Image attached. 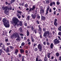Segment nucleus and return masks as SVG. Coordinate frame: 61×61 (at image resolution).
<instances>
[{
	"label": "nucleus",
	"mask_w": 61,
	"mask_h": 61,
	"mask_svg": "<svg viewBox=\"0 0 61 61\" xmlns=\"http://www.w3.org/2000/svg\"><path fill=\"white\" fill-rule=\"evenodd\" d=\"M13 23L14 26H16V25L22 26L23 25L21 21H19L18 19L16 18H14L13 20Z\"/></svg>",
	"instance_id": "obj_1"
},
{
	"label": "nucleus",
	"mask_w": 61,
	"mask_h": 61,
	"mask_svg": "<svg viewBox=\"0 0 61 61\" xmlns=\"http://www.w3.org/2000/svg\"><path fill=\"white\" fill-rule=\"evenodd\" d=\"M2 8L3 10H5L4 13L6 15H8L9 14V13L8 12L9 11V10H11L12 9V7L11 6L9 8V7H4L3 6L2 7Z\"/></svg>",
	"instance_id": "obj_2"
},
{
	"label": "nucleus",
	"mask_w": 61,
	"mask_h": 61,
	"mask_svg": "<svg viewBox=\"0 0 61 61\" xmlns=\"http://www.w3.org/2000/svg\"><path fill=\"white\" fill-rule=\"evenodd\" d=\"M15 36V37H19V35L16 32L13 34L11 35V38H14Z\"/></svg>",
	"instance_id": "obj_3"
},
{
	"label": "nucleus",
	"mask_w": 61,
	"mask_h": 61,
	"mask_svg": "<svg viewBox=\"0 0 61 61\" xmlns=\"http://www.w3.org/2000/svg\"><path fill=\"white\" fill-rule=\"evenodd\" d=\"M49 32L48 31L45 32L43 34V36H45L46 38V36H49Z\"/></svg>",
	"instance_id": "obj_4"
},
{
	"label": "nucleus",
	"mask_w": 61,
	"mask_h": 61,
	"mask_svg": "<svg viewBox=\"0 0 61 61\" xmlns=\"http://www.w3.org/2000/svg\"><path fill=\"white\" fill-rule=\"evenodd\" d=\"M54 44L55 45L58 44L60 43V41L58 40H57V39H55L54 40Z\"/></svg>",
	"instance_id": "obj_5"
},
{
	"label": "nucleus",
	"mask_w": 61,
	"mask_h": 61,
	"mask_svg": "<svg viewBox=\"0 0 61 61\" xmlns=\"http://www.w3.org/2000/svg\"><path fill=\"white\" fill-rule=\"evenodd\" d=\"M2 21L3 23H4V24H6L7 22H8V21L6 20V19L5 18L3 19L2 20Z\"/></svg>",
	"instance_id": "obj_6"
},
{
	"label": "nucleus",
	"mask_w": 61,
	"mask_h": 61,
	"mask_svg": "<svg viewBox=\"0 0 61 61\" xmlns=\"http://www.w3.org/2000/svg\"><path fill=\"white\" fill-rule=\"evenodd\" d=\"M4 25L6 27H9L10 25L8 22H7L6 23L4 24Z\"/></svg>",
	"instance_id": "obj_7"
},
{
	"label": "nucleus",
	"mask_w": 61,
	"mask_h": 61,
	"mask_svg": "<svg viewBox=\"0 0 61 61\" xmlns=\"http://www.w3.org/2000/svg\"><path fill=\"white\" fill-rule=\"evenodd\" d=\"M38 27L39 28V34H40L41 32H42V29H41V28L40 27V25H39L38 26Z\"/></svg>",
	"instance_id": "obj_8"
},
{
	"label": "nucleus",
	"mask_w": 61,
	"mask_h": 61,
	"mask_svg": "<svg viewBox=\"0 0 61 61\" xmlns=\"http://www.w3.org/2000/svg\"><path fill=\"white\" fill-rule=\"evenodd\" d=\"M9 47H7V48L6 49H4V50L6 51V52L8 53V52H9Z\"/></svg>",
	"instance_id": "obj_9"
},
{
	"label": "nucleus",
	"mask_w": 61,
	"mask_h": 61,
	"mask_svg": "<svg viewBox=\"0 0 61 61\" xmlns=\"http://www.w3.org/2000/svg\"><path fill=\"white\" fill-rule=\"evenodd\" d=\"M31 16L34 19H35V18H36V15H33L32 14L31 15Z\"/></svg>",
	"instance_id": "obj_10"
},
{
	"label": "nucleus",
	"mask_w": 61,
	"mask_h": 61,
	"mask_svg": "<svg viewBox=\"0 0 61 61\" xmlns=\"http://www.w3.org/2000/svg\"><path fill=\"white\" fill-rule=\"evenodd\" d=\"M40 14H44V10L43 9H41L40 10Z\"/></svg>",
	"instance_id": "obj_11"
},
{
	"label": "nucleus",
	"mask_w": 61,
	"mask_h": 61,
	"mask_svg": "<svg viewBox=\"0 0 61 61\" xmlns=\"http://www.w3.org/2000/svg\"><path fill=\"white\" fill-rule=\"evenodd\" d=\"M19 36L18 37H17V38L16 39V41H18V42H19L20 41V38L19 37Z\"/></svg>",
	"instance_id": "obj_12"
},
{
	"label": "nucleus",
	"mask_w": 61,
	"mask_h": 61,
	"mask_svg": "<svg viewBox=\"0 0 61 61\" xmlns=\"http://www.w3.org/2000/svg\"><path fill=\"white\" fill-rule=\"evenodd\" d=\"M15 51L13 52V53L14 54H16H16H17V53H18V50L16 49L15 50Z\"/></svg>",
	"instance_id": "obj_13"
},
{
	"label": "nucleus",
	"mask_w": 61,
	"mask_h": 61,
	"mask_svg": "<svg viewBox=\"0 0 61 61\" xmlns=\"http://www.w3.org/2000/svg\"><path fill=\"white\" fill-rule=\"evenodd\" d=\"M38 47L39 49H40V48H42V46L40 44H39L38 45Z\"/></svg>",
	"instance_id": "obj_14"
},
{
	"label": "nucleus",
	"mask_w": 61,
	"mask_h": 61,
	"mask_svg": "<svg viewBox=\"0 0 61 61\" xmlns=\"http://www.w3.org/2000/svg\"><path fill=\"white\" fill-rule=\"evenodd\" d=\"M49 7H48L46 10V15L47 14H48V11L49 10Z\"/></svg>",
	"instance_id": "obj_15"
},
{
	"label": "nucleus",
	"mask_w": 61,
	"mask_h": 61,
	"mask_svg": "<svg viewBox=\"0 0 61 61\" xmlns=\"http://www.w3.org/2000/svg\"><path fill=\"white\" fill-rule=\"evenodd\" d=\"M41 19L42 20H45L46 19V17L45 16H42L41 17Z\"/></svg>",
	"instance_id": "obj_16"
},
{
	"label": "nucleus",
	"mask_w": 61,
	"mask_h": 61,
	"mask_svg": "<svg viewBox=\"0 0 61 61\" xmlns=\"http://www.w3.org/2000/svg\"><path fill=\"white\" fill-rule=\"evenodd\" d=\"M51 54V53H47V55L48 58H50V56H50Z\"/></svg>",
	"instance_id": "obj_17"
},
{
	"label": "nucleus",
	"mask_w": 61,
	"mask_h": 61,
	"mask_svg": "<svg viewBox=\"0 0 61 61\" xmlns=\"http://www.w3.org/2000/svg\"><path fill=\"white\" fill-rule=\"evenodd\" d=\"M50 46L51 48L52 49L54 46V45H53V43H51V45Z\"/></svg>",
	"instance_id": "obj_18"
},
{
	"label": "nucleus",
	"mask_w": 61,
	"mask_h": 61,
	"mask_svg": "<svg viewBox=\"0 0 61 61\" xmlns=\"http://www.w3.org/2000/svg\"><path fill=\"white\" fill-rule=\"evenodd\" d=\"M26 34V35L27 36H28L29 35V32L28 30H27Z\"/></svg>",
	"instance_id": "obj_19"
},
{
	"label": "nucleus",
	"mask_w": 61,
	"mask_h": 61,
	"mask_svg": "<svg viewBox=\"0 0 61 61\" xmlns=\"http://www.w3.org/2000/svg\"><path fill=\"white\" fill-rule=\"evenodd\" d=\"M38 29H35L34 30V31L35 32V33L36 34V33H37V32L38 31Z\"/></svg>",
	"instance_id": "obj_20"
},
{
	"label": "nucleus",
	"mask_w": 61,
	"mask_h": 61,
	"mask_svg": "<svg viewBox=\"0 0 61 61\" xmlns=\"http://www.w3.org/2000/svg\"><path fill=\"white\" fill-rule=\"evenodd\" d=\"M36 7H35V6H33L32 7V8H31V9L32 10H34V9H35V8Z\"/></svg>",
	"instance_id": "obj_21"
},
{
	"label": "nucleus",
	"mask_w": 61,
	"mask_h": 61,
	"mask_svg": "<svg viewBox=\"0 0 61 61\" xmlns=\"http://www.w3.org/2000/svg\"><path fill=\"white\" fill-rule=\"evenodd\" d=\"M20 52H21V53H24V51L22 49H21L20 50Z\"/></svg>",
	"instance_id": "obj_22"
},
{
	"label": "nucleus",
	"mask_w": 61,
	"mask_h": 61,
	"mask_svg": "<svg viewBox=\"0 0 61 61\" xmlns=\"http://www.w3.org/2000/svg\"><path fill=\"white\" fill-rule=\"evenodd\" d=\"M19 30L20 31V32H22L23 31V30H22V28L20 27V28L19 29Z\"/></svg>",
	"instance_id": "obj_23"
},
{
	"label": "nucleus",
	"mask_w": 61,
	"mask_h": 61,
	"mask_svg": "<svg viewBox=\"0 0 61 61\" xmlns=\"http://www.w3.org/2000/svg\"><path fill=\"white\" fill-rule=\"evenodd\" d=\"M17 12L18 13H19V14H22V12L19 10H18L17 11Z\"/></svg>",
	"instance_id": "obj_24"
},
{
	"label": "nucleus",
	"mask_w": 61,
	"mask_h": 61,
	"mask_svg": "<svg viewBox=\"0 0 61 61\" xmlns=\"http://www.w3.org/2000/svg\"><path fill=\"white\" fill-rule=\"evenodd\" d=\"M54 25H55V26H57V25H58V23H56V22H54Z\"/></svg>",
	"instance_id": "obj_25"
},
{
	"label": "nucleus",
	"mask_w": 61,
	"mask_h": 61,
	"mask_svg": "<svg viewBox=\"0 0 61 61\" xmlns=\"http://www.w3.org/2000/svg\"><path fill=\"white\" fill-rule=\"evenodd\" d=\"M25 43L24 42H23L21 44V46H25Z\"/></svg>",
	"instance_id": "obj_26"
},
{
	"label": "nucleus",
	"mask_w": 61,
	"mask_h": 61,
	"mask_svg": "<svg viewBox=\"0 0 61 61\" xmlns=\"http://www.w3.org/2000/svg\"><path fill=\"white\" fill-rule=\"evenodd\" d=\"M58 29L59 30V31H61V26H60L59 28Z\"/></svg>",
	"instance_id": "obj_27"
},
{
	"label": "nucleus",
	"mask_w": 61,
	"mask_h": 61,
	"mask_svg": "<svg viewBox=\"0 0 61 61\" xmlns=\"http://www.w3.org/2000/svg\"><path fill=\"white\" fill-rule=\"evenodd\" d=\"M30 18V16H27V20H29V18Z\"/></svg>",
	"instance_id": "obj_28"
},
{
	"label": "nucleus",
	"mask_w": 61,
	"mask_h": 61,
	"mask_svg": "<svg viewBox=\"0 0 61 61\" xmlns=\"http://www.w3.org/2000/svg\"><path fill=\"white\" fill-rule=\"evenodd\" d=\"M9 47H10V48H11V49H12V50L14 49V48L13 47L10 46H9Z\"/></svg>",
	"instance_id": "obj_29"
},
{
	"label": "nucleus",
	"mask_w": 61,
	"mask_h": 61,
	"mask_svg": "<svg viewBox=\"0 0 61 61\" xmlns=\"http://www.w3.org/2000/svg\"><path fill=\"white\" fill-rule=\"evenodd\" d=\"M59 53H56V56H59Z\"/></svg>",
	"instance_id": "obj_30"
},
{
	"label": "nucleus",
	"mask_w": 61,
	"mask_h": 61,
	"mask_svg": "<svg viewBox=\"0 0 61 61\" xmlns=\"http://www.w3.org/2000/svg\"><path fill=\"white\" fill-rule=\"evenodd\" d=\"M2 50L1 49L0 50V56H1L2 54Z\"/></svg>",
	"instance_id": "obj_31"
},
{
	"label": "nucleus",
	"mask_w": 61,
	"mask_h": 61,
	"mask_svg": "<svg viewBox=\"0 0 61 61\" xmlns=\"http://www.w3.org/2000/svg\"><path fill=\"white\" fill-rule=\"evenodd\" d=\"M35 51H37L38 50L37 49V48H35L34 49Z\"/></svg>",
	"instance_id": "obj_32"
},
{
	"label": "nucleus",
	"mask_w": 61,
	"mask_h": 61,
	"mask_svg": "<svg viewBox=\"0 0 61 61\" xmlns=\"http://www.w3.org/2000/svg\"><path fill=\"white\" fill-rule=\"evenodd\" d=\"M25 6L26 8H27L28 7V5L27 4H26L25 5Z\"/></svg>",
	"instance_id": "obj_33"
},
{
	"label": "nucleus",
	"mask_w": 61,
	"mask_h": 61,
	"mask_svg": "<svg viewBox=\"0 0 61 61\" xmlns=\"http://www.w3.org/2000/svg\"><path fill=\"white\" fill-rule=\"evenodd\" d=\"M57 5H59V4H60V3H59V1H57L56 2Z\"/></svg>",
	"instance_id": "obj_34"
},
{
	"label": "nucleus",
	"mask_w": 61,
	"mask_h": 61,
	"mask_svg": "<svg viewBox=\"0 0 61 61\" xmlns=\"http://www.w3.org/2000/svg\"><path fill=\"white\" fill-rule=\"evenodd\" d=\"M51 3H52V4L53 5H55V2H52Z\"/></svg>",
	"instance_id": "obj_35"
},
{
	"label": "nucleus",
	"mask_w": 61,
	"mask_h": 61,
	"mask_svg": "<svg viewBox=\"0 0 61 61\" xmlns=\"http://www.w3.org/2000/svg\"><path fill=\"white\" fill-rule=\"evenodd\" d=\"M27 28H29V29L30 28H31V26H27Z\"/></svg>",
	"instance_id": "obj_36"
},
{
	"label": "nucleus",
	"mask_w": 61,
	"mask_h": 61,
	"mask_svg": "<svg viewBox=\"0 0 61 61\" xmlns=\"http://www.w3.org/2000/svg\"><path fill=\"white\" fill-rule=\"evenodd\" d=\"M44 60L45 61H47L48 60L47 59V58H45L44 59Z\"/></svg>",
	"instance_id": "obj_37"
},
{
	"label": "nucleus",
	"mask_w": 61,
	"mask_h": 61,
	"mask_svg": "<svg viewBox=\"0 0 61 61\" xmlns=\"http://www.w3.org/2000/svg\"><path fill=\"white\" fill-rule=\"evenodd\" d=\"M34 27L33 26H32L31 27V29L32 30H34Z\"/></svg>",
	"instance_id": "obj_38"
},
{
	"label": "nucleus",
	"mask_w": 61,
	"mask_h": 61,
	"mask_svg": "<svg viewBox=\"0 0 61 61\" xmlns=\"http://www.w3.org/2000/svg\"><path fill=\"white\" fill-rule=\"evenodd\" d=\"M49 1L48 0H47L46 1V4H48V3H49Z\"/></svg>",
	"instance_id": "obj_39"
},
{
	"label": "nucleus",
	"mask_w": 61,
	"mask_h": 61,
	"mask_svg": "<svg viewBox=\"0 0 61 61\" xmlns=\"http://www.w3.org/2000/svg\"><path fill=\"white\" fill-rule=\"evenodd\" d=\"M36 61H39V59L38 58H36Z\"/></svg>",
	"instance_id": "obj_40"
},
{
	"label": "nucleus",
	"mask_w": 61,
	"mask_h": 61,
	"mask_svg": "<svg viewBox=\"0 0 61 61\" xmlns=\"http://www.w3.org/2000/svg\"><path fill=\"white\" fill-rule=\"evenodd\" d=\"M2 45H3V43H0V47H2Z\"/></svg>",
	"instance_id": "obj_41"
},
{
	"label": "nucleus",
	"mask_w": 61,
	"mask_h": 61,
	"mask_svg": "<svg viewBox=\"0 0 61 61\" xmlns=\"http://www.w3.org/2000/svg\"><path fill=\"white\" fill-rule=\"evenodd\" d=\"M30 12H32V9H31V8L30 9V10L29 11V12H30Z\"/></svg>",
	"instance_id": "obj_42"
},
{
	"label": "nucleus",
	"mask_w": 61,
	"mask_h": 61,
	"mask_svg": "<svg viewBox=\"0 0 61 61\" xmlns=\"http://www.w3.org/2000/svg\"><path fill=\"white\" fill-rule=\"evenodd\" d=\"M24 25L26 26H27V23H25L24 24Z\"/></svg>",
	"instance_id": "obj_43"
},
{
	"label": "nucleus",
	"mask_w": 61,
	"mask_h": 61,
	"mask_svg": "<svg viewBox=\"0 0 61 61\" xmlns=\"http://www.w3.org/2000/svg\"><path fill=\"white\" fill-rule=\"evenodd\" d=\"M43 31L44 32H45L46 31V29H45V28H43Z\"/></svg>",
	"instance_id": "obj_44"
},
{
	"label": "nucleus",
	"mask_w": 61,
	"mask_h": 61,
	"mask_svg": "<svg viewBox=\"0 0 61 61\" xmlns=\"http://www.w3.org/2000/svg\"><path fill=\"white\" fill-rule=\"evenodd\" d=\"M50 6H52L53 5V4H52V2L50 3Z\"/></svg>",
	"instance_id": "obj_45"
},
{
	"label": "nucleus",
	"mask_w": 61,
	"mask_h": 61,
	"mask_svg": "<svg viewBox=\"0 0 61 61\" xmlns=\"http://www.w3.org/2000/svg\"><path fill=\"white\" fill-rule=\"evenodd\" d=\"M54 58V57H53V56H51V59H53Z\"/></svg>",
	"instance_id": "obj_46"
},
{
	"label": "nucleus",
	"mask_w": 61,
	"mask_h": 61,
	"mask_svg": "<svg viewBox=\"0 0 61 61\" xmlns=\"http://www.w3.org/2000/svg\"><path fill=\"white\" fill-rule=\"evenodd\" d=\"M49 11V12H50V13L52 12V10H51V9H50Z\"/></svg>",
	"instance_id": "obj_47"
},
{
	"label": "nucleus",
	"mask_w": 61,
	"mask_h": 61,
	"mask_svg": "<svg viewBox=\"0 0 61 61\" xmlns=\"http://www.w3.org/2000/svg\"><path fill=\"white\" fill-rule=\"evenodd\" d=\"M5 45L4 44H3V46H2V48H5Z\"/></svg>",
	"instance_id": "obj_48"
},
{
	"label": "nucleus",
	"mask_w": 61,
	"mask_h": 61,
	"mask_svg": "<svg viewBox=\"0 0 61 61\" xmlns=\"http://www.w3.org/2000/svg\"><path fill=\"white\" fill-rule=\"evenodd\" d=\"M21 17V16L20 15H19L18 16V18H19V19H20V18Z\"/></svg>",
	"instance_id": "obj_49"
},
{
	"label": "nucleus",
	"mask_w": 61,
	"mask_h": 61,
	"mask_svg": "<svg viewBox=\"0 0 61 61\" xmlns=\"http://www.w3.org/2000/svg\"><path fill=\"white\" fill-rule=\"evenodd\" d=\"M43 44L44 45H46V43L45 42H43Z\"/></svg>",
	"instance_id": "obj_50"
},
{
	"label": "nucleus",
	"mask_w": 61,
	"mask_h": 61,
	"mask_svg": "<svg viewBox=\"0 0 61 61\" xmlns=\"http://www.w3.org/2000/svg\"><path fill=\"white\" fill-rule=\"evenodd\" d=\"M15 0H12L11 2V3H12V2H15Z\"/></svg>",
	"instance_id": "obj_51"
},
{
	"label": "nucleus",
	"mask_w": 61,
	"mask_h": 61,
	"mask_svg": "<svg viewBox=\"0 0 61 61\" xmlns=\"http://www.w3.org/2000/svg\"><path fill=\"white\" fill-rule=\"evenodd\" d=\"M58 35H61V32H60L58 34Z\"/></svg>",
	"instance_id": "obj_52"
},
{
	"label": "nucleus",
	"mask_w": 61,
	"mask_h": 61,
	"mask_svg": "<svg viewBox=\"0 0 61 61\" xmlns=\"http://www.w3.org/2000/svg\"><path fill=\"white\" fill-rule=\"evenodd\" d=\"M57 19H55V21L54 22H56V21H57Z\"/></svg>",
	"instance_id": "obj_53"
},
{
	"label": "nucleus",
	"mask_w": 61,
	"mask_h": 61,
	"mask_svg": "<svg viewBox=\"0 0 61 61\" xmlns=\"http://www.w3.org/2000/svg\"><path fill=\"white\" fill-rule=\"evenodd\" d=\"M59 60L61 61V56H60L59 57Z\"/></svg>",
	"instance_id": "obj_54"
},
{
	"label": "nucleus",
	"mask_w": 61,
	"mask_h": 61,
	"mask_svg": "<svg viewBox=\"0 0 61 61\" xmlns=\"http://www.w3.org/2000/svg\"><path fill=\"white\" fill-rule=\"evenodd\" d=\"M36 21L37 22V24H39V21H38V20H36Z\"/></svg>",
	"instance_id": "obj_55"
},
{
	"label": "nucleus",
	"mask_w": 61,
	"mask_h": 61,
	"mask_svg": "<svg viewBox=\"0 0 61 61\" xmlns=\"http://www.w3.org/2000/svg\"><path fill=\"white\" fill-rule=\"evenodd\" d=\"M19 56L20 57H21V55L20 54H19Z\"/></svg>",
	"instance_id": "obj_56"
},
{
	"label": "nucleus",
	"mask_w": 61,
	"mask_h": 61,
	"mask_svg": "<svg viewBox=\"0 0 61 61\" xmlns=\"http://www.w3.org/2000/svg\"><path fill=\"white\" fill-rule=\"evenodd\" d=\"M22 61H24V57H23L22 58Z\"/></svg>",
	"instance_id": "obj_57"
},
{
	"label": "nucleus",
	"mask_w": 61,
	"mask_h": 61,
	"mask_svg": "<svg viewBox=\"0 0 61 61\" xmlns=\"http://www.w3.org/2000/svg\"><path fill=\"white\" fill-rule=\"evenodd\" d=\"M40 52H41V51H42V48H40Z\"/></svg>",
	"instance_id": "obj_58"
},
{
	"label": "nucleus",
	"mask_w": 61,
	"mask_h": 61,
	"mask_svg": "<svg viewBox=\"0 0 61 61\" xmlns=\"http://www.w3.org/2000/svg\"><path fill=\"white\" fill-rule=\"evenodd\" d=\"M37 17L38 18V19H40V16H37Z\"/></svg>",
	"instance_id": "obj_59"
},
{
	"label": "nucleus",
	"mask_w": 61,
	"mask_h": 61,
	"mask_svg": "<svg viewBox=\"0 0 61 61\" xmlns=\"http://www.w3.org/2000/svg\"><path fill=\"white\" fill-rule=\"evenodd\" d=\"M21 5H22V6H23V5H24V3H22L21 4Z\"/></svg>",
	"instance_id": "obj_60"
},
{
	"label": "nucleus",
	"mask_w": 61,
	"mask_h": 61,
	"mask_svg": "<svg viewBox=\"0 0 61 61\" xmlns=\"http://www.w3.org/2000/svg\"><path fill=\"white\" fill-rule=\"evenodd\" d=\"M56 11H54V12L53 14H54V15H56Z\"/></svg>",
	"instance_id": "obj_61"
},
{
	"label": "nucleus",
	"mask_w": 61,
	"mask_h": 61,
	"mask_svg": "<svg viewBox=\"0 0 61 61\" xmlns=\"http://www.w3.org/2000/svg\"><path fill=\"white\" fill-rule=\"evenodd\" d=\"M5 4H6V5H8V3H7V1H6L5 2Z\"/></svg>",
	"instance_id": "obj_62"
},
{
	"label": "nucleus",
	"mask_w": 61,
	"mask_h": 61,
	"mask_svg": "<svg viewBox=\"0 0 61 61\" xmlns=\"http://www.w3.org/2000/svg\"><path fill=\"white\" fill-rule=\"evenodd\" d=\"M47 45H50L49 43L48 42H47Z\"/></svg>",
	"instance_id": "obj_63"
},
{
	"label": "nucleus",
	"mask_w": 61,
	"mask_h": 61,
	"mask_svg": "<svg viewBox=\"0 0 61 61\" xmlns=\"http://www.w3.org/2000/svg\"><path fill=\"white\" fill-rule=\"evenodd\" d=\"M53 9L54 10H56V8L54 7V8H53Z\"/></svg>",
	"instance_id": "obj_64"
}]
</instances>
